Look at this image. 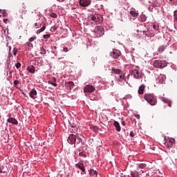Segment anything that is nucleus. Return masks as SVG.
Returning <instances> with one entry per match:
<instances>
[{
	"label": "nucleus",
	"mask_w": 177,
	"mask_h": 177,
	"mask_svg": "<svg viewBox=\"0 0 177 177\" xmlns=\"http://www.w3.org/2000/svg\"><path fill=\"white\" fill-rule=\"evenodd\" d=\"M46 28L45 24H44L43 26L41 27V28L39 29L37 31V34H39L41 32H43V31L45 30V28Z\"/></svg>",
	"instance_id": "nucleus-25"
},
{
	"label": "nucleus",
	"mask_w": 177,
	"mask_h": 177,
	"mask_svg": "<svg viewBox=\"0 0 177 177\" xmlns=\"http://www.w3.org/2000/svg\"><path fill=\"white\" fill-rule=\"evenodd\" d=\"M162 100L168 104L169 107H172V102L171 101H169V100L167 99V98H162Z\"/></svg>",
	"instance_id": "nucleus-21"
},
{
	"label": "nucleus",
	"mask_w": 177,
	"mask_h": 177,
	"mask_svg": "<svg viewBox=\"0 0 177 177\" xmlns=\"http://www.w3.org/2000/svg\"><path fill=\"white\" fill-rule=\"evenodd\" d=\"M49 16H50V17L54 18V19H57V15L55 14V12H52L51 14L49 15Z\"/></svg>",
	"instance_id": "nucleus-30"
},
{
	"label": "nucleus",
	"mask_w": 177,
	"mask_h": 177,
	"mask_svg": "<svg viewBox=\"0 0 177 177\" xmlns=\"http://www.w3.org/2000/svg\"><path fill=\"white\" fill-rule=\"evenodd\" d=\"M1 11H2V10L0 9V13H1Z\"/></svg>",
	"instance_id": "nucleus-54"
},
{
	"label": "nucleus",
	"mask_w": 177,
	"mask_h": 177,
	"mask_svg": "<svg viewBox=\"0 0 177 177\" xmlns=\"http://www.w3.org/2000/svg\"><path fill=\"white\" fill-rule=\"evenodd\" d=\"M136 118H140V115H137Z\"/></svg>",
	"instance_id": "nucleus-51"
},
{
	"label": "nucleus",
	"mask_w": 177,
	"mask_h": 177,
	"mask_svg": "<svg viewBox=\"0 0 177 177\" xmlns=\"http://www.w3.org/2000/svg\"><path fill=\"white\" fill-rule=\"evenodd\" d=\"M89 174L91 176H94L95 175L97 176V172L96 171V170H94V169H90Z\"/></svg>",
	"instance_id": "nucleus-23"
},
{
	"label": "nucleus",
	"mask_w": 177,
	"mask_h": 177,
	"mask_svg": "<svg viewBox=\"0 0 177 177\" xmlns=\"http://www.w3.org/2000/svg\"><path fill=\"white\" fill-rule=\"evenodd\" d=\"M168 63L166 60H155L153 62V66L156 68H159L160 69H162L167 66Z\"/></svg>",
	"instance_id": "nucleus-4"
},
{
	"label": "nucleus",
	"mask_w": 177,
	"mask_h": 177,
	"mask_svg": "<svg viewBox=\"0 0 177 177\" xmlns=\"http://www.w3.org/2000/svg\"><path fill=\"white\" fill-rule=\"evenodd\" d=\"M174 17H175L176 21H177V10H176L174 12Z\"/></svg>",
	"instance_id": "nucleus-37"
},
{
	"label": "nucleus",
	"mask_w": 177,
	"mask_h": 177,
	"mask_svg": "<svg viewBox=\"0 0 177 177\" xmlns=\"http://www.w3.org/2000/svg\"><path fill=\"white\" fill-rule=\"evenodd\" d=\"M143 172L142 170H140L139 169H137V170H133V171H131L130 175L131 177H140V172Z\"/></svg>",
	"instance_id": "nucleus-9"
},
{
	"label": "nucleus",
	"mask_w": 177,
	"mask_h": 177,
	"mask_svg": "<svg viewBox=\"0 0 177 177\" xmlns=\"http://www.w3.org/2000/svg\"><path fill=\"white\" fill-rule=\"evenodd\" d=\"M26 44H27L28 46H29V47H32V43H30V41H29V42H27Z\"/></svg>",
	"instance_id": "nucleus-40"
},
{
	"label": "nucleus",
	"mask_w": 177,
	"mask_h": 177,
	"mask_svg": "<svg viewBox=\"0 0 177 177\" xmlns=\"http://www.w3.org/2000/svg\"><path fill=\"white\" fill-rule=\"evenodd\" d=\"M37 26H38V24H37V23H35V27H37Z\"/></svg>",
	"instance_id": "nucleus-50"
},
{
	"label": "nucleus",
	"mask_w": 177,
	"mask_h": 177,
	"mask_svg": "<svg viewBox=\"0 0 177 177\" xmlns=\"http://www.w3.org/2000/svg\"><path fill=\"white\" fill-rule=\"evenodd\" d=\"M19 80H14V84L15 85H17V84H19Z\"/></svg>",
	"instance_id": "nucleus-42"
},
{
	"label": "nucleus",
	"mask_w": 177,
	"mask_h": 177,
	"mask_svg": "<svg viewBox=\"0 0 177 177\" xmlns=\"http://www.w3.org/2000/svg\"><path fill=\"white\" fill-rule=\"evenodd\" d=\"M169 1H172L173 0H169Z\"/></svg>",
	"instance_id": "nucleus-55"
},
{
	"label": "nucleus",
	"mask_w": 177,
	"mask_h": 177,
	"mask_svg": "<svg viewBox=\"0 0 177 177\" xmlns=\"http://www.w3.org/2000/svg\"><path fill=\"white\" fill-rule=\"evenodd\" d=\"M159 6V3H158V1H153V3H151V6H149V10L150 9H153V8H156L157 6Z\"/></svg>",
	"instance_id": "nucleus-22"
},
{
	"label": "nucleus",
	"mask_w": 177,
	"mask_h": 177,
	"mask_svg": "<svg viewBox=\"0 0 177 177\" xmlns=\"http://www.w3.org/2000/svg\"><path fill=\"white\" fill-rule=\"evenodd\" d=\"M91 129H92L93 131H94L95 133H98L99 131H100V129H98V127L96 126H91Z\"/></svg>",
	"instance_id": "nucleus-24"
},
{
	"label": "nucleus",
	"mask_w": 177,
	"mask_h": 177,
	"mask_svg": "<svg viewBox=\"0 0 177 177\" xmlns=\"http://www.w3.org/2000/svg\"><path fill=\"white\" fill-rule=\"evenodd\" d=\"M94 33L97 38H100V37L104 34V28L102 26H95Z\"/></svg>",
	"instance_id": "nucleus-3"
},
{
	"label": "nucleus",
	"mask_w": 177,
	"mask_h": 177,
	"mask_svg": "<svg viewBox=\"0 0 177 177\" xmlns=\"http://www.w3.org/2000/svg\"><path fill=\"white\" fill-rule=\"evenodd\" d=\"M156 28V25H153V28Z\"/></svg>",
	"instance_id": "nucleus-52"
},
{
	"label": "nucleus",
	"mask_w": 177,
	"mask_h": 177,
	"mask_svg": "<svg viewBox=\"0 0 177 177\" xmlns=\"http://www.w3.org/2000/svg\"><path fill=\"white\" fill-rule=\"evenodd\" d=\"M0 174H3V167L0 165Z\"/></svg>",
	"instance_id": "nucleus-44"
},
{
	"label": "nucleus",
	"mask_w": 177,
	"mask_h": 177,
	"mask_svg": "<svg viewBox=\"0 0 177 177\" xmlns=\"http://www.w3.org/2000/svg\"><path fill=\"white\" fill-rule=\"evenodd\" d=\"M91 1L90 0H80V4L81 6H83L84 8H86V6H88L91 5Z\"/></svg>",
	"instance_id": "nucleus-11"
},
{
	"label": "nucleus",
	"mask_w": 177,
	"mask_h": 177,
	"mask_svg": "<svg viewBox=\"0 0 177 177\" xmlns=\"http://www.w3.org/2000/svg\"><path fill=\"white\" fill-rule=\"evenodd\" d=\"M95 91V87L93 86L88 84L86 85V87L84 88V93H92Z\"/></svg>",
	"instance_id": "nucleus-10"
},
{
	"label": "nucleus",
	"mask_w": 177,
	"mask_h": 177,
	"mask_svg": "<svg viewBox=\"0 0 177 177\" xmlns=\"http://www.w3.org/2000/svg\"><path fill=\"white\" fill-rule=\"evenodd\" d=\"M144 99L147 101V103L151 104V106H155L157 104V100L156 96L153 94H147L145 93L144 95Z\"/></svg>",
	"instance_id": "nucleus-2"
},
{
	"label": "nucleus",
	"mask_w": 177,
	"mask_h": 177,
	"mask_svg": "<svg viewBox=\"0 0 177 177\" xmlns=\"http://www.w3.org/2000/svg\"><path fill=\"white\" fill-rule=\"evenodd\" d=\"M141 19H142V21H146L147 18L145 17V15H142V16L141 17Z\"/></svg>",
	"instance_id": "nucleus-38"
},
{
	"label": "nucleus",
	"mask_w": 177,
	"mask_h": 177,
	"mask_svg": "<svg viewBox=\"0 0 177 177\" xmlns=\"http://www.w3.org/2000/svg\"><path fill=\"white\" fill-rule=\"evenodd\" d=\"M77 168H79L84 174H85V167L84 166V164L82 163H77L75 165Z\"/></svg>",
	"instance_id": "nucleus-16"
},
{
	"label": "nucleus",
	"mask_w": 177,
	"mask_h": 177,
	"mask_svg": "<svg viewBox=\"0 0 177 177\" xmlns=\"http://www.w3.org/2000/svg\"><path fill=\"white\" fill-rule=\"evenodd\" d=\"M1 17V15H0V17Z\"/></svg>",
	"instance_id": "nucleus-56"
},
{
	"label": "nucleus",
	"mask_w": 177,
	"mask_h": 177,
	"mask_svg": "<svg viewBox=\"0 0 177 177\" xmlns=\"http://www.w3.org/2000/svg\"><path fill=\"white\" fill-rule=\"evenodd\" d=\"M67 141L69 144H75L77 141V136L74 135L73 133H71L68 138L67 139Z\"/></svg>",
	"instance_id": "nucleus-7"
},
{
	"label": "nucleus",
	"mask_w": 177,
	"mask_h": 177,
	"mask_svg": "<svg viewBox=\"0 0 177 177\" xmlns=\"http://www.w3.org/2000/svg\"><path fill=\"white\" fill-rule=\"evenodd\" d=\"M7 122L9 123L14 124V125H17V124H18L17 119L13 118H10L7 119Z\"/></svg>",
	"instance_id": "nucleus-15"
},
{
	"label": "nucleus",
	"mask_w": 177,
	"mask_h": 177,
	"mask_svg": "<svg viewBox=\"0 0 177 177\" xmlns=\"http://www.w3.org/2000/svg\"><path fill=\"white\" fill-rule=\"evenodd\" d=\"M80 156H84V157H85V152H80Z\"/></svg>",
	"instance_id": "nucleus-41"
},
{
	"label": "nucleus",
	"mask_w": 177,
	"mask_h": 177,
	"mask_svg": "<svg viewBox=\"0 0 177 177\" xmlns=\"http://www.w3.org/2000/svg\"><path fill=\"white\" fill-rule=\"evenodd\" d=\"M56 77H53V80H48V84L53 85V86H57V83H56Z\"/></svg>",
	"instance_id": "nucleus-20"
},
{
	"label": "nucleus",
	"mask_w": 177,
	"mask_h": 177,
	"mask_svg": "<svg viewBox=\"0 0 177 177\" xmlns=\"http://www.w3.org/2000/svg\"><path fill=\"white\" fill-rule=\"evenodd\" d=\"M110 55L113 59H118L119 57L122 55V52L118 49H113V50L110 53Z\"/></svg>",
	"instance_id": "nucleus-6"
},
{
	"label": "nucleus",
	"mask_w": 177,
	"mask_h": 177,
	"mask_svg": "<svg viewBox=\"0 0 177 177\" xmlns=\"http://www.w3.org/2000/svg\"><path fill=\"white\" fill-rule=\"evenodd\" d=\"M26 10H22V14L26 15Z\"/></svg>",
	"instance_id": "nucleus-45"
},
{
	"label": "nucleus",
	"mask_w": 177,
	"mask_h": 177,
	"mask_svg": "<svg viewBox=\"0 0 177 177\" xmlns=\"http://www.w3.org/2000/svg\"><path fill=\"white\" fill-rule=\"evenodd\" d=\"M21 66V64L20 62L16 63V68L19 69Z\"/></svg>",
	"instance_id": "nucleus-36"
},
{
	"label": "nucleus",
	"mask_w": 177,
	"mask_h": 177,
	"mask_svg": "<svg viewBox=\"0 0 177 177\" xmlns=\"http://www.w3.org/2000/svg\"><path fill=\"white\" fill-rule=\"evenodd\" d=\"M132 75L134 78L140 79L142 77V74L138 70H133Z\"/></svg>",
	"instance_id": "nucleus-13"
},
{
	"label": "nucleus",
	"mask_w": 177,
	"mask_h": 177,
	"mask_svg": "<svg viewBox=\"0 0 177 177\" xmlns=\"http://www.w3.org/2000/svg\"><path fill=\"white\" fill-rule=\"evenodd\" d=\"M91 20L95 23V24H100L103 21V18L102 15L98 14H95L92 16Z\"/></svg>",
	"instance_id": "nucleus-5"
},
{
	"label": "nucleus",
	"mask_w": 177,
	"mask_h": 177,
	"mask_svg": "<svg viewBox=\"0 0 177 177\" xmlns=\"http://www.w3.org/2000/svg\"><path fill=\"white\" fill-rule=\"evenodd\" d=\"M8 20V19H7V18H6L5 19L3 20V21L4 23H7Z\"/></svg>",
	"instance_id": "nucleus-47"
},
{
	"label": "nucleus",
	"mask_w": 177,
	"mask_h": 177,
	"mask_svg": "<svg viewBox=\"0 0 177 177\" xmlns=\"http://www.w3.org/2000/svg\"><path fill=\"white\" fill-rule=\"evenodd\" d=\"M130 15L133 17H138V12H135V11H130Z\"/></svg>",
	"instance_id": "nucleus-27"
},
{
	"label": "nucleus",
	"mask_w": 177,
	"mask_h": 177,
	"mask_svg": "<svg viewBox=\"0 0 177 177\" xmlns=\"http://www.w3.org/2000/svg\"><path fill=\"white\" fill-rule=\"evenodd\" d=\"M145 88V86L144 84H142L141 86H140L139 89H138L139 95H143Z\"/></svg>",
	"instance_id": "nucleus-19"
},
{
	"label": "nucleus",
	"mask_w": 177,
	"mask_h": 177,
	"mask_svg": "<svg viewBox=\"0 0 177 177\" xmlns=\"http://www.w3.org/2000/svg\"><path fill=\"white\" fill-rule=\"evenodd\" d=\"M143 34H144L145 36H147V30L143 31Z\"/></svg>",
	"instance_id": "nucleus-46"
},
{
	"label": "nucleus",
	"mask_w": 177,
	"mask_h": 177,
	"mask_svg": "<svg viewBox=\"0 0 177 177\" xmlns=\"http://www.w3.org/2000/svg\"><path fill=\"white\" fill-rule=\"evenodd\" d=\"M37 39V37H30V38L29 39V41H30V42H32V41H34L35 39Z\"/></svg>",
	"instance_id": "nucleus-34"
},
{
	"label": "nucleus",
	"mask_w": 177,
	"mask_h": 177,
	"mask_svg": "<svg viewBox=\"0 0 177 177\" xmlns=\"http://www.w3.org/2000/svg\"><path fill=\"white\" fill-rule=\"evenodd\" d=\"M174 142H175V139L174 138H170V139H169V140L165 142V145L167 146V147L169 149H170L171 148H172Z\"/></svg>",
	"instance_id": "nucleus-8"
},
{
	"label": "nucleus",
	"mask_w": 177,
	"mask_h": 177,
	"mask_svg": "<svg viewBox=\"0 0 177 177\" xmlns=\"http://www.w3.org/2000/svg\"><path fill=\"white\" fill-rule=\"evenodd\" d=\"M166 47H165V46H160L158 48V52L159 53H162V51H164L165 50Z\"/></svg>",
	"instance_id": "nucleus-29"
},
{
	"label": "nucleus",
	"mask_w": 177,
	"mask_h": 177,
	"mask_svg": "<svg viewBox=\"0 0 177 177\" xmlns=\"http://www.w3.org/2000/svg\"><path fill=\"white\" fill-rule=\"evenodd\" d=\"M21 19H24V17H23L22 15H21Z\"/></svg>",
	"instance_id": "nucleus-49"
},
{
	"label": "nucleus",
	"mask_w": 177,
	"mask_h": 177,
	"mask_svg": "<svg viewBox=\"0 0 177 177\" xmlns=\"http://www.w3.org/2000/svg\"><path fill=\"white\" fill-rule=\"evenodd\" d=\"M136 133L134 132V131H131L130 132V137H134L136 136Z\"/></svg>",
	"instance_id": "nucleus-33"
},
{
	"label": "nucleus",
	"mask_w": 177,
	"mask_h": 177,
	"mask_svg": "<svg viewBox=\"0 0 177 177\" xmlns=\"http://www.w3.org/2000/svg\"><path fill=\"white\" fill-rule=\"evenodd\" d=\"M113 126L117 131L120 132L121 131V127L120 126V123H118V122L115 121L113 123Z\"/></svg>",
	"instance_id": "nucleus-17"
},
{
	"label": "nucleus",
	"mask_w": 177,
	"mask_h": 177,
	"mask_svg": "<svg viewBox=\"0 0 177 177\" xmlns=\"http://www.w3.org/2000/svg\"><path fill=\"white\" fill-rule=\"evenodd\" d=\"M111 73L114 75H118L115 76V79L117 81L123 82L125 80L124 74L119 68H112Z\"/></svg>",
	"instance_id": "nucleus-1"
},
{
	"label": "nucleus",
	"mask_w": 177,
	"mask_h": 177,
	"mask_svg": "<svg viewBox=\"0 0 177 177\" xmlns=\"http://www.w3.org/2000/svg\"><path fill=\"white\" fill-rule=\"evenodd\" d=\"M122 125L125 126V125H126L125 122L122 121Z\"/></svg>",
	"instance_id": "nucleus-48"
},
{
	"label": "nucleus",
	"mask_w": 177,
	"mask_h": 177,
	"mask_svg": "<svg viewBox=\"0 0 177 177\" xmlns=\"http://www.w3.org/2000/svg\"><path fill=\"white\" fill-rule=\"evenodd\" d=\"M70 4H71V5H73V3L70 2Z\"/></svg>",
	"instance_id": "nucleus-53"
},
{
	"label": "nucleus",
	"mask_w": 177,
	"mask_h": 177,
	"mask_svg": "<svg viewBox=\"0 0 177 177\" xmlns=\"http://www.w3.org/2000/svg\"><path fill=\"white\" fill-rule=\"evenodd\" d=\"M2 14H3V17H7L8 14L5 10L3 11Z\"/></svg>",
	"instance_id": "nucleus-39"
},
{
	"label": "nucleus",
	"mask_w": 177,
	"mask_h": 177,
	"mask_svg": "<svg viewBox=\"0 0 177 177\" xmlns=\"http://www.w3.org/2000/svg\"><path fill=\"white\" fill-rule=\"evenodd\" d=\"M63 51H64L65 53H67L68 51V48H64Z\"/></svg>",
	"instance_id": "nucleus-43"
},
{
	"label": "nucleus",
	"mask_w": 177,
	"mask_h": 177,
	"mask_svg": "<svg viewBox=\"0 0 177 177\" xmlns=\"http://www.w3.org/2000/svg\"><path fill=\"white\" fill-rule=\"evenodd\" d=\"M17 51H18V49H17V48H14L13 54H14V55H15V56H16V55H17Z\"/></svg>",
	"instance_id": "nucleus-35"
},
{
	"label": "nucleus",
	"mask_w": 177,
	"mask_h": 177,
	"mask_svg": "<svg viewBox=\"0 0 177 177\" xmlns=\"http://www.w3.org/2000/svg\"><path fill=\"white\" fill-rule=\"evenodd\" d=\"M77 140L76 141L77 144L82 143V145H84V142H83L82 139L80 138V136H77Z\"/></svg>",
	"instance_id": "nucleus-26"
},
{
	"label": "nucleus",
	"mask_w": 177,
	"mask_h": 177,
	"mask_svg": "<svg viewBox=\"0 0 177 177\" xmlns=\"http://www.w3.org/2000/svg\"><path fill=\"white\" fill-rule=\"evenodd\" d=\"M27 70L30 73H35V66H28V68H27Z\"/></svg>",
	"instance_id": "nucleus-18"
},
{
	"label": "nucleus",
	"mask_w": 177,
	"mask_h": 177,
	"mask_svg": "<svg viewBox=\"0 0 177 177\" xmlns=\"http://www.w3.org/2000/svg\"><path fill=\"white\" fill-rule=\"evenodd\" d=\"M146 166H147L146 164L140 163V164H139L138 168H140V169H144V168H145Z\"/></svg>",
	"instance_id": "nucleus-31"
},
{
	"label": "nucleus",
	"mask_w": 177,
	"mask_h": 177,
	"mask_svg": "<svg viewBox=\"0 0 177 177\" xmlns=\"http://www.w3.org/2000/svg\"><path fill=\"white\" fill-rule=\"evenodd\" d=\"M37 91L35 90V88H32V90H31L29 93V95L30 97V98L35 100L36 98V95H37Z\"/></svg>",
	"instance_id": "nucleus-14"
},
{
	"label": "nucleus",
	"mask_w": 177,
	"mask_h": 177,
	"mask_svg": "<svg viewBox=\"0 0 177 177\" xmlns=\"http://www.w3.org/2000/svg\"><path fill=\"white\" fill-rule=\"evenodd\" d=\"M65 85L66 90L71 91L75 86V83L73 82H66Z\"/></svg>",
	"instance_id": "nucleus-12"
},
{
	"label": "nucleus",
	"mask_w": 177,
	"mask_h": 177,
	"mask_svg": "<svg viewBox=\"0 0 177 177\" xmlns=\"http://www.w3.org/2000/svg\"><path fill=\"white\" fill-rule=\"evenodd\" d=\"M43 38H44V39H49V38H50V34L44 35H43Z\"/></svg>",
	"instance_id": "nucleus-32"
},
{
	"label": "nucleus",
	"mask_w": 177,
	"mask_h": 177,
	"mask_svg": "<svg viewBox=\"0 0 177 177\" xmlns=\"http://www.w3.org/2000/svg\"><path fill=\"white\" fill-rule=\"evenodd\" d=\"M39 50H40V53L44 55V54L46 53V50L44 48L41 47L39 48Z\"/></svg>",
	"instance_id": "nucleus-28"
}]
</instances>
